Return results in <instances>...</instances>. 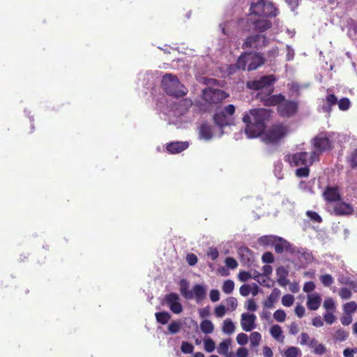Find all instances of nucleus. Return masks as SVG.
<instances>
[{"label": "nucleus", "mask_w": 357, "mask_h": 357, "mask_svg": "<svg viewBox=\"0 0 357 357\" xmlns=\"http://www.w3.org/2000/svg\"><path fill=\"white\" fill-rule=\"evenodd\" d=\"M270 112L266 109H252L244 114L243 121L246 124L245 132L249 138L259 136L266 128V121Z\"/></svg>", "instance_id": "obj_1"}, {"label": "nucleus", "mask_w": 357, "mask_h": 357, "mask_svg": "<svg viewBox=\"0 0 357 357\" xmlns=\"http://www.w3.org/2000/svg\"><path fill=\"white\" fill-rule=\"evenodd\" d=\"M259 98L261 99V102L265 107L277 106L278 114L283 118L292 117L298 111V101L287 100L282 93L265 96L260 95Z\"/></svg>", "instance_id": "obj_2"}, {"label": "nucleus", "mask_w": 357, "mask_h": 357, "mask_svg": "<svg viewBox=\"0 0 357 357\" xmlns=\"http://www.w3.org/2000/svg\"><path fill=\"white\" fill-rule=\"evenodd\" d=\"M276 77L274 75H264L259 79L248 81L246 87L250 90L261 91L257 94V98L261 102L259 96H273L275 87L274 84Z\"/></svg>", "instance_id": "obj_3"}, {"label": "nucleus", "mask_w": 357, "mask_h": 357, "mask_svg": "<svg viewBox=\"0 0 357 357\" xmlns=\"http://www.w3.org/2000/svg\"><path fill=\"white\" fill-rule=\"evenodd\" d=\"M162 87L165 93L171 96L181 98L187 94L188 90L182 84L177 77L172 74H166L162 77Z\"/></svg>", "instance_id": "obj_4"}, {"label": "nucleus", "mask_w": 357, "mask_h": 357, "mask_svg": "<svg viewBox=\"0 0 357 357\" xmlns=\"http://www.w3.org/2000/svg\"><path fill=\"white\" fill-rule=\"evenodd\" d=\"M250 12L251 15L259 17H274L279 13L275 5L268 0H257L250 3Z\"/></svg>", "instance_id": "obj_5"}, {"label": "nucleus", "mask_w": 357, "mask_h": 357, "mask_svg": "<svg viewBox=\"0 0 357 357\" xmlns=\"http://www.w3.org/2000/svg\"><path fill=\"white\" fill-rule=\"evenodd\" d=\"M286 161H287L291 166H311L316 160V152H312L309 154L307 152L301 151L297 152L294 154L286 155Z\"/></svg>", "instance_id": "obj_6"}, {"label": "nucleus", "mask_w": 357, "mask_h": 357, "mask_svg": "<svg viewBox=\"0 0 357 357\" xmlns=\"http://www.w3.org/2000/svg\"><path fill=\"white\" fill-rule=\"evenodd\" d=\"M289 132L288 126L280 123L271 126L264 135V141L268 143H278L287 135Z\"/></svg>", "instance_id": "obj_7"}, {"label": "nucleus", "mask_w": 357, "mask_h": 357, "mask_svg": "<svg viewBox=\"0 0 357 357\" xmlns=\"http://www.w3.org/2000/svg\"><path fill=\"white\" fill-rule=\"evenodd\" d=\"M312 144L314 147L312 152H316V159L319 160V155L325 151H331L333 148L331 140L326 135L320 134L312 139Z\"/></svg>", "instance_id": "obj_8"}, {"label": "nucleus", "mask_w": 357, "mask_h": 357, "mask_svg": "<svg viewBox=\"0 0 357 357\" xmlns=\"http://www.w3.org/2000/svg\"><path fill=\"white\" fill-rule=\"evenodd\" d=\"M229 96L221 89L208 87L202 91V98L209 104H218Z\"/></svg>", "instance_id": "obj_9"}, {"label": "nucleus", "mask_w": 357, "mask_h": 357, "mask_svg": "<svg viewBox=\"0 0 357 357\" xmlns=\"http://www.w3.org/2000/svg\"><path fill=\"white\" fill-rule=\"evenodd\" d=\"M268 44L266 36L260 34H255L248 36L242 44L243 49L254 48L260 50Z\"/></svg>", "instance_id": "obj_10"}, {"label": "nucleus", "mask_w": 357, "mask_h": 357, "mask_svg": "<svg viewBox=\"0 0 357 357\" xmlns=\"http://www.w3.org/2000/svg\"><path fill=\"white\" fill-rule=\"evenodd\" d=\"M248 64L247 69L248 71L257 70L265 63L266 59L260 52H248Z\"/></svg>", "instance_id": "obj_11"}, {"label": "nucleus", "mask_w": 357, "mask_h": 357, "mask_svg": "<svg viewBox=\"0 0 357 357\" xmlns=\"http://www.w3.org/2000/svg\"><path fill=\"white\" fill-rule=\"evenodd\" d=\"M165 300L170 310L174 314H180L183 311V306L179 302V296L176 293H170L165 296Z\"/></svg>", "instance_id": "obj_12"}, {"label": "nucleus", "mask_w": 357, "mask_h": 357, "mask_svg": "<svg viewBox=\"0 0 357 357\" xmlns=\"http://www.w3.org/2000/svg\"><path fill=\"white\" fill-rule=\"evenodd\" d=\"M333 210L334 214L338 216L349 215L353 214L354 211L351 204L342 202L341 200L334 203Z\"/></svg>", "instance_id": "obj_13"}, {"label": "nucleus", "mask_w": 357, "mask_h": 357, "mask_svg": "<svg viewBox=\"0 0 357 357\" xmlns=\"http://www.w3.org/2000/svg\"><path fill=\"white\" fill-rule=\"evenodd\" d=\"M257 317L254 314L243 313L241 314V325L243 331L250 332L255 328Z\"/></svg>", "instance_id": "obj_14"}, {"label": "nucleus", "mask_w": 357, "mask_h": 357, "mask_svg": "<svg viewBox=\"0 0 357 357\" xmlns=\"http://www.w3.org/2000/svg\"><path fill=\"white\" fill-rule=\"evenodd\" d=\"M188 142H172L167 144L166 149L169 153L177 154L188 149Z\"/></svg>", "instance_id": "obj_15"}, {"label": "nucleus", "mask_w": 357, "mask_h": 357, "mask_svg": "<svg viewBox=\"0 0 357 357\" xmlns=\"http://www.w3.org/2000/svg\"><path fill=\"white\" fill-rule=\"evenodd\" d=\"M323 197L328 202H336L341 200L338 189L334 187H326L323 192Z\"/></svg>", "instance_id": "obj_16"}, {"label": "nucleus", "mask_w": 357, "mask_h": 357, "mask_svg": "<svg viewBox=\"0 0 357 357\" xmlns=\"http://www.w3.org/2000/svg\"><path fill=\"white\" fill-rule=\"evenodd\" d=\"M253 29L257 32H264L271 28L272 22L267 19H257L252 22Z\"/></svg>", "instance_id": "obj_17"}, {"label": "nucleus", "mask_w": 357, "mask_h": 357, "mask_svg": "<svg viewBox=\"0 0 357 357\" xmlns=\"http://www.w3.org/2000/svg\"><path fill=\"white\" fill-rule=\"evenodd\" d=\"M274 249L278 254H282L284 250L293 252L292 246L287 240L279 238L278 241L274 243Z\"/></svg>", "instance_id": "obj_18"}, {"label": "nucleus", "mask_w": 357, "mask_h": 357, "mask_svg": "<svg viewBox=\"0 0 357 357\" xmlns=\"http://www.w3.org/2000/svg\"><path fill=\"white\" fill-rule=\"evenodd\" d=\"M213 121L220 128H224L230 124L229 117L223 111L216 112L213 116Z\"/></svg>", "instance_id": "obj_19"}, {"label": "nucleus", "mask_w": 357, "mask_h": 357, "mask_svg": "<svg viewBox=\"0 0 357 357\" xmlns=\"http://www.w3.org/2000/svg\"><path fill=\"white\" fill-rule=\"evenodd\" d=\"M181 294L187 300H190L194 298L192 291L189 290V284L186 280L182 279L179 282Z\"/></svg>", "instance_id": "obj_20"}, {"label": "nucleus", "mask_w": 357, "mask_h": 357, "mask_svg": "<svg viewBox=\"0 0 357 357\" xmlns=\"http://www.w3.org/2000/svg\"><path fill=\"white\" fill-rule=\"evenodd\" d=\"M321 298L317 294L308 296L307 306L309 310H317L321 304Z\"/></svg>", "instance_id": "obj_21"}, {"label": "nucleus", "mask_w": 357, "mask_h": 357, "mask_svg": "<svg viewBox=\"0 0 357 357\" xmlns=\"http://www.w3.org/2000/svg\"><path fill=\"white\" fill-rule=\"evenodd\" d=\"M280 295V291L275 288L271 294L264 302V306L266 308L271 309L274 307V303L276 302L278 298Z\"/></svg>", "instance_id": "obj_22"}, {"label": "nucleus", "mask_w": 357, "mask_h": 357, "mask_svg": "<svg viewBox=\"0 0 357 357\" xmlns=\"http://www.w3.org/2000/svg\"><path fill=\"white\" fill-rule=\"evenodd\" d=\"M276 272L278 276V283L281 287L287 286L289 282V280L287 278L288 275L287 271L283 266H280L277 268Z\"/></svg>", "instance_id": "obj_23"}, {"label": "nucleus", "mask_w": 357, "mask_h": 357, "mask_svg": "<svg viewBox=\"0 0 357 357\" xmlns=\"http://www.w3.org/2000/svg\"><path fill=\"white\" fill-rule=\"evenodd\" d=\"M326 105L323 106L322 109L328 114L332 110V107L337 103V98L334 94H328L326 98Z\"/></svg>", "instance_id": "obj_24"}, {"label": "nucleus", "mask_w": 357, "mask_h": 357, "mask_svg": "<svg viewBox=\"0 0 357 357\" xmlns=\"http://www.w3.org/2000/svg\"><path fill=\"white\" fill-rule=\"evenodd\" d=\"M192 291L197 302L202 301L206 296V289L201 284H195Z\"/></svg>", "instance_id": "obj_25"}, {"label": "nucleus", "mask_w": 357, "mask_h": 357, "mask_svg": "<svg viewBox=\"0 0 357 357\" xmlns=\"http://www.w3.org/2000/svg\"><path fill=\"white\" fill-rule=\"evenodd\" d=\"M199 135L205 139H210L213 137L211 126L207 123H202L199 128Z\"/></svg>", "instance_id": "obj_26"}, {"label": "nucleus", "mask_w": 357, "mask_h": 357, "mask_svg": "<svg viewBox=\"0 0 357 357\" xmlns=\"http://www.w3.org/2000/svg\"><path fill=\"white\" fill-rule=\"evenodd\" d=\"M231 339L224 340L222 342H221L219 344V345L217 348L218 353L220 355L227 354V353H229V349L231 346Z\"/></svg>", "instance_id": "obj_27"}, {"label": "nucleus", "mask_w": 357, "mask_h": 357, "mask_svg": "<svg viewBox=\"0 0 357 357\" xmlns=\"http://www.w3.org/2000/svg\"><path fill=\"white\" fill-rule=\"evenodd\" d=\"M248 64V52H244L237 59L235 66L239 70H245Z\"/></svg>", "instance_id": "obj_28"}, {"label": "nucleus", "mask_w": 357, "mask_h": 357, "mask_svg": "<svg viewBox=\"0 0 357 357\" xmlns=\"http://www.w3.org/2000/svg\"><path fill=\"white\" fill-rule=\"evenodd\" d=\"M238 253L242 260L245 263H249L252 257V251L246 247H241L238 250Z\"/></svg>", "instance_id": "obj_29"}, {"label": "nucleus", "mask_w": 357, "mask_h": 357, "mask_svg": "<svg viewBox=\"0 0 357 357\" xmlns=\"http://www.w3.org/2000/svg\"><path fill=\"white\" fill-rule=\"evenodd\" d=\"M200 329L204 333L209 334L213 332L214 326L211 321L204 319L200 324Z\"/></svg>", "instance_id": "obj_30"}, {"label": "nucleus", "mask_w": 357, "mask_h": 357, "mask_svg": "<svg viewBox=\"0 0 357 357\" xmlns=\"http://www.w3.org/2000/svg\"><path fill=\"white\" fill-rule=\"evenodd\" d=\"M270 333L271 336L278 341H282L284 336H282V331L281 327L278 325H274L270 328Z\"/></svg>", "instance_id": "obj_31"}, {"label": "nucleus", "mask_w": 357, "mask_h": 357, "mask_svg": "<svg viewBox=\"0 0 357 357\" xmlns=\"http://www.w3.org/2000/svg\"><path fill=\"white\" fill-rule=\"evenodd\" d=\"M157 321L161 324H166L171 318V315L167 312H158L155 314Z\"/></svg>", "instance_id": "obj_32"}, {"label": "nucleus", "mask_w": 357, "mask_h": 357, "mask_svg": "<svg viewBox=\"0 0 357 357\" xmlns=\"http://www.w3.org/2000/svg\"><path fill=\"white\" fill-rule=\"evenodd\" d=\"M236 326L230 319H227L223 322L222 331L227 334H231L234 332Z\"/></svg>", "instance_id": "obj_33"}, {"label": "nucleus", "mask_w": 357, "mask_h": 357, "mask_svg": "<svg viewBox=\"0 0 357 357\" xmlns=\"http://www.w3.org/2000/svg\"><path fill=\"white\" fill-rule=\"evenodd\" d=\"M323 307L326 310V312H335L336 311V305L335 301L333 298L327 297L325 298Z\"/></svg>", "instance_id": "obj_34"}, {"label": "nucleus", "mask_w": 357, "mask_h": 357, "mask_svg": "<svg viewBox=\"0 0 357 357\" xmlns=\"http://www.w3.org/2000/svg\"><path fill=\"white\" fill-rule=\"evenodd\" d=\"M287 87L289 91L291 93V95L295 94L296 97L300 96V91L302 88V86L298 82H291L287 84Z\"/></svg>", "instance_id": "obj_35"}, {"label": "nucleus", "mask_w": 357, "mask_h": 357, "mask_svg": "<svg viewBox=\"0 0 357 357\" xmlns=\"http://www.w3.org/2000/svg\"><path fill=\"white\" fill-rule=\"evenodd\" d=\"M250 345L252 347H257L259 345L261 335L259 332H252L250 336Z\"/></svg>", "instance_id": "obj_36"}, {"label": "nucleus", "mask_w": 357, "mask_h": 357, "mask_svg": "<svg viewBox=\"0 0 357 357\" xmlns=\"http://www.w3.org/2000/svg\"><path fill=\"white\" fill-rule=\"evenodd\" d=\"M181 326L179 321H173L168 326V331L170 334H176L180 331Z\"/></svg>", "instance_id": "obj_37"}, {"label": "nucleus", "mask_w": 357, "mask_h": 357, "mask_svg": "<svg viewBox=\"0 0 357 357\" xmlns=\"http://www.w3.org/2000/svg\"><path fill=\"white\" fill-rule=\"evenodd\" d=\"M344 311L347 314H351L357 310V304L355 301L347 303L343 306Z\"/></svg>", "instance_id": "obj_38"}, {"label": "nucleus", "mask_w": 357, "mask_h": 357, "mask_svg": "<svg viewBox=\"0 0 357 357\" xmlns=\"http://www.w3.org/2000/svg\"><path fill=\"white\" fill-rule=\"evenodd\" d=\"M234 289V282L231 280L225 281L222 285V291L227 294H231Z\"/></svg>", "instance_id": "obj_39"}, {"label": "nucleus", "mask_w": 357, "mask_h": 357, "mask_svg": "<svg viewBox=\"0 0 357 357\" xmlns=\"http://www.w3.org/2000/svg\"><path fill=\"white\" fill-rule=\"evenodd\" d=\"M308 165L303 166L296 170V176L299 178L307 177L310 174V169Z\"/></svg>", "instance_id": "obj_40"}, {"label": "nucleus", "mask_w": 357, "mask_h": 357, "mask_svg": "<svg viewBox=\"0 0 357 357\" xmlns=\"http://www.w3.org/2000/svg\"><path fill=\"white\" fill-rule=\"evenodd\" d=\"M347 337L348 333L342 328L337 330L334 334V339L340 342L345 340Z\"/></svg>", "instance_id": "obj_41"}, {"label": "nucleus", "mask_w": 357, "mask_h": 357, "mask_svg": "<svg viewBox=\"0 0 357 357\" xmlns=\"http://www.w3.org/2000/svg\"><path fill=\"white\" fill-rule=\"evenodd\" d=\"M338 107L342 111H346L349 109L351 106V102L348 98H342L337 101Z\"/></svg>", "instance_id": "obj_42"}, {"label": "nucleus", "mask_w": 357, "mask_h": 357, "mask_svg": "<svg viewBox=\"0 0 357 357\" xmlns=\"http://www.w3.org/2000/svg\"><path fill=\"white\" fill-rule=\"evenodd\" d=\"M320 281L324 286L330 287L334 282V279L330 274H326L320 277Z\"/></svg>", "instance_id": "obj_43"}, {"label": "nucleus", "mask_w": 357, "mask_h": 357, "mask_svg": "<svg viewBox=\"0 0 357 357\" xmlns=\"http://www.w3.org/2000/svg\"><path fill=\"white\" fill-rule=\"evenodd\" d=\"M307 216L313 222L321 223L322 222L321 217L315 211H307L306 212Z\"/></svg>", "instance_id": "obj_44"}, {"label": "nucleus", "mask_w": 357, "mask_h": 357, "mask_svg": "<svg viewBox=\"0 0 357 357\" xmlns=\"http://www.w3.org/2000/svg\"><path fill=\"white\" fill-rule=\"evenodd\" d=\"M181 350L183 354H192L194 351V346L188 342H183L181 343Z\"/></svg>", "instance_id": "obj_45"}, {"label": "nucleus", "mask_w": 357, "mask_h": 357, "mask_svg": "<svg viewBox=\"0 0 357 357\" xmlns=\"http://www.w3.org/2000/svg\"><path fill=\"white\" fill-rule=\"evenodd\" d=\"M335 312H326L324 314V320L328 324H333L336 321V317L334 314Z\"/></svg>", "instance_id": "obj_46"}, {"label": "nucleus", "mask_w": 357, "mask_h": 357, "mask_svg": "<svg viewBox=\"0 0 357 357\" xmlns=\"http://www.w3.org/2000/svg\"><path fill=\"white\" fill-rule=\"evenodd\" d=\"M286 313L283 310H277L273 313V318L278 322H283L286 319Z\"/></svg>", "instance_id": "obj_47"}, {"label": "nucleus", "mask_w": 357, "mask_h": 357, "mask_svg": "<svg viewBox=\"0 0 357 357\" xmlns=\"http://www.w3.org/2000/svg\"><path fill=\"white\" fill-rule=\"evenodd\" d=\"M294 297L291 294H286L282 298V303L284 306L290 307L293 305Z\"/></svg>", "instance_id": "obj_48"}, {"label": "nucleus", "mask_w": 357, "mask_h": 357, "mask_svg": "<svg viewBox=\"0 0 357 357\" xmlns=\"http://www.w3.org/2000/svg\"><path fill=\"white\" fill-rule=\"evenodd\" d=\"M215 342L212 339L208 338L204 340V349L207 352L211 353V352L215 350Z\"/></svg>", "instance_id": "obj_49"}, {"label": "nucleus", "mask_w": 357, "mask_h": 357, "mask_svg": "<svg viewBox=\"0 0 357 357\" xmlns=\"http://www.w3.org/2000/svg\"><path fill=\"white\" fill-rule=\"evenodd\" d=\"M300 350L295 347H289L284 353L285 357H297Z\"/></svg>", "instance_id": "obj_50"}, {"label": "nucleus", "mask_w": 357, "mask_h": 357, "mask_svg": "<svg viewBox=\"0 0 357 357\" xmlns=\"http://www.w3.org/2000/svg\"><path fill=\"white\" fill-rule=\"evenodd\" d=\"M351 295H352V294H351V290L346 287L340 288L339 290V296L343 300H347V299L350 298L351 297Z\"/></svg>", "instance_id": "obj_51"}, {"label": "nucleus", "mask_w": 357, "mask_h": 357, "mask_svg": "<svg viewBox=\"0 0 357 357\" xmlns=\"http://www.w3.org/2000/svg\"><path fill=\"white\" fill-rule=\"evenodd\" d=\"M348 161L352 169L357 167V149L354 150L348 158Z\"/></svg>", "instance_id": "obj_52"}, {"label": "nucleus", "mask_w": 357, "mask_h": 357, "mask_svg": "<svg viewBox=\"0 0 357 357\" xmlns=\"http://www.w3.org/2000/svg\"><path fill=\"white\" fill-rule=\"evenodd\" d=\"M225 263L226 266L231 269H234L238 266L236 260L233 257H227L225 260Z\"/></svg>", "instance_id": "obj_53"}, {"label": "nucleus", "mask_w": 357, "mask_h": 357, "mask_svg": "<svg viewBox=\"0 0 357 357\" xmlns=\"http://www.w3.org/2000/svg\"><path fill=\"white\" fill-rule=\"evenodd\" d=\"M236 341L240 345H245L248 342V337L245 333H241L236 336Z\"/></svg>", "instance_id": "obj_54"}, {"label": "nucleus", "mask_w": 357, "mask_h": 357, "mask_svg": "<svg viewBox=\"0 0 357 357\" xmlns=\"http://www.w3.org/2000/svg\"><path fill=\"white\" fill-rule=\"evenodd\" d=\"M314 354L317 355H323L326 352V347L324 344L319 343L313 349Z\"/></svg>", "instance_id": "obj_55"}, {"label": "nucleus", "mask_w": 357, "mask_h": 357, "mask_svg": "<svg viewBox=\"0 0 357 357\" xmlns=\"http://www.w3.org/2000/svg\"><path fill=\"white\" fill-rule=\"evenodd\" d=\"M207 255L213 260L217 259L219 256V252L217 248L211 247L207 251Z\"/></svg>", "instance_id": "obj_56"}, {"label": "nucleus", "mask_w": 357, "mask_h": 357, "mask_svg": "<svg viewBox=\"0 0 357 357\" xmlns=\"http://www.w3.org/2000/svg\"><path fill=\"white\" fill-rule=\"evenodd\" d=\"M245 308L248 311L255 312L257 309V305L254 299H248L246 302Z\"/></svg>", "instance_id": "obj_57"}, {"label": "nucleus", "mask_w": 357, "mask_h": 357, "mask_svg": "<svg viewBox=\"0 0 357 357\" xmlns=\"http://www.w3.org/2000/svg\"><path fill=\"white\" fill-rule=\"evenodd\" d=\"M227 305L228 307L231 309V310H234L238 305L237 300L234 297H229L226 300Z\"/></svg>", "instance_id": "obj_58"}, {"label": "nucleus", "mask_w": 357, "mask_h": 357, "mask_svg": "<svg viewBox=\"0 0 357 357\" xmlns=\"http://www.w3.org/2000/svg\"><path fill=\"white\" fill-rule=\"evenodd\" d=\"M310 339L311 338L307 333H301L299 336L300 344L302 345H307Z\"/></svg>", "instance_id": "obj_59"}, {"label": "nucleus", "mask_w": 357, "mask_h": 357, "mask_svg": "<svg viewBox=\"0 0 357 357\" xmlns=\"http://www.w3.org/2000/svg\"><path fill=\"white\" fill-rule=\"evenodd\" d=\"M261 259L263 262L264 263L271 264L274 261V257L273 254L270 252H266L265 253H264Z\"/></svg>", "instance_id": "obj_60"}, {"label": "nucleus", "mask_w": 357, "mask_h": 357, "mask_svg": "<svg viewBox=\"0 0 357 357\" xmlns=\"http://www.w3.org/2000/svg\"><path fill=\"white\" fill-rule=\"evenodd\" d=\"M186 260L190 266H194L197 263V257L193 254L190 253L186 256Z\"/></svg>", "instance_id": "obj_61"}, {"label": "nucleus", "mask_w": 357, "mask_h": 357, "mask_svg": "<svg viewBox=\"0 0 357 357\" xmlns=\"http://www.w3.org/2000/svg\"><path fill=\"white\" fill-rule=\"evenodd\" d=\"M214 312H215V315L217 317H222L225 314V312H226L225 307L222 305H220L215 307Z\"/></svg>", "instance_id": "obj_62"}, {"label": "nucleus", "mask_w": 357, "mask_h": 357, "mask_svg": "<svg viewBox=\"0 0 357 357\" xmlns=\"http://www.w3.org/2000/svg\"><path fill=\"white\" fill-rule=\"evenodd\" d=\"M239 291L243 296H247L251 291V287L249 284H243L241 286Z\"/></svg>", "instance_id": "obj_63"}, {"label": "nucleus", "mask_w": 357, "mask_h": 357, "mask_svg": "<svg viewBox=\"0 0 357 357\" xmlns=\"http://www.w3.org/2000/svg\"><path fill=\"white\" fill-rule=\"evenodd\" d=\"M248 351L245 347H241L238 348L236 351V356L237 357H248Z\"/></svg>", "instance_id": "obj_64"}]
</instances>
